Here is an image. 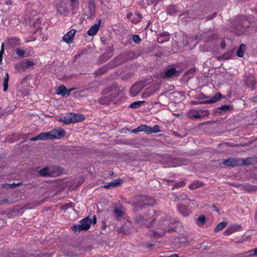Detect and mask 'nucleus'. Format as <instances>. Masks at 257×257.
<instances>
[{"mask_svg":"<svg viewBox=\"0 0 257 257\" xmlns=\"http://www.w3.org/2000/svg\"><path fill=\"white\" fill-rule=\"evenodd\" d=\"M167 181L168 182H173L174 181H172V180H167Z\"/></svg>","mask_w":257,"mask_h":257,"instance_id":"obj_61","label":"nucleus"},{"mask_svg":"<svg viewBox=\"0 0 257 257\" xmlns=\"http://www.w3.org/2000/svg\"><path fill=\"white\" fill-rule=\"evenodd\" d=\"M178 211L183 215V216H188L189 215L191 211L190 209L187 206H185L183 204H179L178 205Z\"/></svg>","mask_w":257,"mask_h":257,"instance_id":"obj_18","label":"nucleus"},{"mask_svg":"<svg viewBox=\"0 0 257 257\" xmlns=\"http://www.w3.org/2000/svg\"><path fill=\"white\" fill-rule=\"evenodd\" d=\"M159 1V0H150L149 3L150 5L154 4L155 5H156L158 3Z\"/></svg>","mask_w":257,"mask_h":257,"instance_id":"obj_51","label":"nucleus"},{"mask_svg":"<svg viewBox=\"0 0 257 257\" xmlns=\"http://www.w3.org/2000/svg\"><path fill=\"white\" fill-rule=\"evenodd\" d=\"M133 40L136 44H140L142 41L140 37L138 35H133Z\"/></svg>","mask_w":257,"mask_h":257,"instance_id":"obj_42","label":"nucleus"},{"mask_svg":"<svg viewBox=\"0 0 257 257\" xmlns=\"http://www.w3.org/2000/svg\"><path fill=\"white\" fill-rule=\"evenodd\" d=\"M57 11L58 14H59L61 15H63L64 16H67L69 13V10L65 6L61 5L58 6Z\"/></svg>","mask_w":257,"mask_h":257,"instance_id":"obj_23","label":"nucleus"},{"mask_svg":"<svg viewBox=\"0 0 257 257\" xmlns=\"http://www.w3.org/2000/svg\"><path fill=\"white\" fill-rule=\"evenodd\" d=\"M206 216L204 215L200 216L197 220V224L198 225H203L206 222Z\"/></svg>","mask_w":257,"mask_h":257,"instance_id":"obj_37","label":"nucleus"},{"mask_svg":"<svg viewBox=\"0 0 257 257\" xmlns=\"http://www.w3.org/2000/svg\"><path fill=\"white\" fill-rule=\"evenodd\" d=\"M203 185V182L200 181H195L189 185V188L191 190H195L201 188Z\"/></svg>","mask_w":257,"mask_h":257,"instance_id":"obj_22","label":"nucleus"},{"mask_svg":"<svg viewBox=\"0 0 257 257\" xmlns=\"http://www.w3.org/2000/svg\"><path fill=\"white\" fill-rule=\"evenodd\" d=\"M114 213L117 215L118 217H122L124 214L123 211L118 208H116L114 209Z\"/></svg>","mask_w":257,"mask_h":257,"instance_id":"obj_40","label":"nucleus"},{"mask_svg":"<svg viewBox=\"0 0 257 257\" xmlns=\"http://www.w3.org/2000/svg\"><path fill=\"white\" fill-rule=\"evenodd\" d=\"M9 77L8 73H7L6 77L4 78V88H3V91L4 92H6L9 87Z\"/></svg>","mask_w":257,"mask_h":257,"instance_id":"obj_35","label":"nucleus"},{"mask_svg":"<svg viewBox=\"0 0 257 257\" xmlns=\"http://www.w3.org/2000/svg\"><path fill=\"white\" fill-rule=\"evenodd\" d=\"M126 18L131 21L132 23L136 24L141 21L142 15L139 13L133 14L132 12H130L127 14Z\"/></svg>","mask_w":257,"mask_h":257,"instance_id":"obj_8","label":"nucleus"},{"mask_svg":"<svg viewBox=\"0 0 257 257\" xmlns=\"http://www.w3.org/2000/svg\"><path fill=\"white\" fill-rule=\"evenodd\" d=\"M87 4L90 13H94L95 11V3L94 0H88Z\"/></svg>","mask_w":257,"mask_h":257,"instance_id":"obj_30","label":"nucleus"},{"mask_svg":"<svg viewBox=\"0 0 257 257\" xmlns=\"http://www.w3.org/2000/svg\"><path fill=\"white\" fill-rule=\"evenodd\" d=\"M38 173L41 177H50L49 167H46L40 169Z\"/></svg>","mask_w":257,"mask_h":257,"instance_id":"obj_24","label":"nucleus"},{"mask_svg":"<svg viewBox=\"0 0 257 257\" xmlns=\"http://www.w3.org/2000/svg\"><path fill=\"white\" fill-rule=\"evenodd\" d=\"M186 184V181H181L177 183H176L174 184L172 188V190H174L175 189H179L185 186Z\"/></svg>","mask_w":257,"mask_h":257,"instance_id":"obj_33","label":"nucleus"},{"mask_svg":"<svg viewBox=\"0 0 257 257\" xmlns=\"http://www.w3.org/2000/svg\"><path fill=\"white\" fill-rule=\"evenodd\" d=\"M253 252H254V253H253V254H254V255L257 256V248H254V249H253Z\"/></svg>","mask_w":257,"mask_h":257,"instance_id":"obj_57","label":"nucleus"},{"mask_svg":"<svg viewBox=\"0 0 257 257\" xmlns=\"http://www.w3.org/2000/svg\"><path fill=\"white\" fill-rule=\"evenodd\" d=\"M101 24V20L99 19L96 24L92 25L87 31V34L90 36H93L98 32Z\"/></svg>","mask_w":257,"mask_h":257,"instance_id":"obj_13","label":"nucleus"},{"mask_svg":"<svg viewBox=\"0 0 257 257\" xmlns=\"http://www.w3.org/2000/svg\"><path fill=\"white\" fill-rule=\"evenodd\" d=\"M160 127L158 125H155L153 127H151V134L152 133H156L160 132Z\"/></svg>","mask_w":257,"mask_h":257,"instance_id":"obj_44","label":"nucleus"},{"mask_svg":"<svg viewBox=\"0 0 257 257\" xmlns=\"http://www.w3.org/2000/svg\"><path fill=\"white\" fill-rule=\"evenodd\" d=\"M76 33V31L75 29H72L67 33L64 36H63L62 39L66 42L67 44H70L72 43L74 36Z\"/></svg>","mask_w":257,"mask_h":257,"instance_id":"obj_12","label":"nucleus"},{"mask_svg":"<svg viewBox=\"0 0 257 257\" xmlns=\"http://www.w3.org/2000/svg\"><path fill=\"white\" fill-rule=\"evenodd\" d=\"M169 39L170 34L168 32H165L159 34L157 38V42L160 44H162L168 41Z\"/></svg>","mask_w":257,"mask_h":257,"instance_id":"obj_14","label":"nucleus"},{"mask_svg":"<svg viewBox=\"0 0 257 257\" xmlns=\"http://www.w3.org/2000/svg\"><path fill=\"white\" fill-rule=\"evenodd\" d=\"M239 166L249 165L253 163L252 158H247L246 159L239 158Z\"/></svg>","mask_w":257,"mask_h":257,"instance_id":"obj_27","label":"nucleus"},{"mask_svg":"<svg viewBox=\"0 0 257 257\" xmlns=\"http://www.w3.org/2000/svg\"><path fill=\"white\" fill-rule=\"evenodd\" d=\"M72 5H75L76 2H78V0H70Z\"/></svg>","mask_w":257,"mask_h":257,"instance_id":"obj_56","label":"nucleus"},{"mask_svg":"<svg viewBox=\"0 0 257 257\" xmlns=\"http://www.w3.org/2000/svg\"><path fill=\"white\" fill-rule=\"evenodd\" d=\"M172 223H170L168 218H165L157 221L156 219L151 221L147 226L149 228L155 227L160 230V231H152V235L154 237H161L163 236L167 231L170 233L176 231V227L172 226Z\"/></svg>","mask_w":257,"mask_h":257,"instance_id":"obj_1","label":"nucleus"},{"mask_svg":"<svg viewBox=\"0 0 257 257\" xmlns=\"http://www.w3.org/2000/svg\"><path fill=\"white\" fill-rule=\"evenodd\" d=\"M141 132H144L147 134H151V127L146 124L140 125Z\"/></svg>","mask_w":257,"mask_h":257,"instance_id":"obj_31","label":"nucleus"},{"mask_svg":"<svg viewBox=\"0 0 257 257\" xmlns=\"http://www.w3.org/2000/svg\"><path fill=\"white\" fill-rule=\"evenodd\" d=\"M150 24V22H149V23H148V24H147V28H148L149 27Z\"/></svg>","mask_w":257,"mask_h":257,"instance_id":"obj_60","label":"nucleus"},{"mask_svg":"<svg viewBox=\"0 0 257 257\" xmlns=\"http://www.w3.org/2000/svg\"><path fill=\"white\" fill-rule=\"evenodd\" d=\"M123 180L121 179H117L112 182L109 183L107 185H105L104 188L108 189L111 187H115L121 184Z\"/></svg>","mask_w":257,"mask_h":257,"instance_id":"obj_20","label":"nucleus"},{"mask_svg":"<svg viewBox=\"0 0 257 257\" xmlns=\"http://www.w3.org/2000/svg\"><path fill=\"white\" fill-rule=\"evenodd\" d=\"M227 224V222L222 221L219 223L214 228V232H217L224 228Z\"/></svg>","mask_w":257,"mask_h":257,"instance_id":"obj_32","label":"nucleus"},{"mask_svg":"<svg viewBox=\"0 0 257 257\" xmlns=\"http://www.w3.org/2000/svg\"><path fill=\"white\" fill-rule=\"evenodd\" d=\"M167 257H179V255L177 254H172L169 256H167Z\"/></svg>","mask_w":257,"mask_h":257,"instance_id":"obj_55","label":"nucleus"},{"mask_svg":"<svg viewBox=\"0 0 257 257\" xmlns=\"http://www.w3.org/2000/svg\"><path fill=\"white\" fill-rule=\"evenodd\" d=\"M132 132L133 133H135V134H136V133H137L138 132H141L140 125L137 128L133 130L132 131Z\"/></svg>","mask_w":257,"mask_h":257,"instance_id":"obj_50","label":"nucleus"},{"mask_svg":"<svg viewBox=\"0 0 257 257\" xmlns=\"http://www.w3.org/2000/svg\"><path fill=\"white\" fill-rule=\"evenodd\" d=\"M96 221L95 215L93 216L92 219L89 218V217H86L79 221V224L72 226L71 229L75 233L77 231L80 232L82 230H87L90 228L91 224L96 223Z\"/></svg>","mask_w":257,"mask_h":257,"instance_id":"obj_3","label":"nucleus"},{"mask_svg":"<svg viewBox=\"0 0 257 257\" xmlns=\"http://www.w3.org/2000/svg\"><path fill=\"white\" fill-rule=\"evenodd\" d=\"M190 117L194 119H199L202 117L201 114L197 110L192 109L189 112Z\"/></svg>","mask_w":257,"mask_h":257,"instance_id":"obj_25","label":"nucleus"},{"mask_svg":"<svg viewBox=\"0 0 257 257\" xmlns=\"http://www.w3.org/2000/svg\"><path fill=\"white\" fill-rule=\"evenodd\" d=\"M36 21L35 23H34V25L35 27L37 28V29H39V26H37V25L40 24L42 22V19L40 17L37 16L36 18Z\"/></svg>","mask_w":257,"mask_h":257,"instance_id":"obj_45","label":"nucleus"},{"mask_svg":"<svg viewBox=\"0 0 257 257\" xmlns=\"http://www.w3.org/2000/svg\"><path fill=\"white\" fill-rule=\"evenodd\" d=\"M72 123L82 122L85 119L83 114L71 113Z\"/></svg>","mask_w":257,"mask_h":257,"instance_id":"obj_16","label":"nucleus"},{"mask_svg":"<svg viewBox=\"0 0 257 257\" xmlns=\"http://www.w3.org/2000/svg\"><path fill=\"white\" fill-rule=\"evenodd\" d=\"M136 221L141 225H145L147 224L148 220L142 216H138L136 218Z\"/></svg>","mask_w":257,"mask_h":257,"instance_id":"obj_29","label":"nucleus"},{"mask_svg":"<svg viewBox=\"0 0 257 257\" xmlns=\"http://www.w3.org/2000/svg\"><path fill=\"white\" fill-rule=\"evenodd\" d=\"M50 177H55L60 176L63 173V170L60 167L52 166L49 167Z\"/></svg>","mask_w":257,"mask_h":257,"instance_id":"obj_9","label":"nucleus"},{"mask_svg":"<svg viewBox=\"0 0 257 257\" xmlns=\"http://www.w3.org/2000/svg\"><path fill=\"white\" fill-rule=\"evenodd\" d=\"M241 226L238 225L229 226L224 232V234L225 235H229L234 231L239 230Z\"/></svg>","mask_w":257,"mask_h":257,"instance_id":"obj_21","label":"nucleus"},{"mask_svg":"<svg viewBox=\"0 0 257 257\" xmlns=\"http://www.w3.org/2000/svg\"><path fill=\"white\" fill-rule=\"evenodd\" d=\"M145 102V101H135L131 103L130 105V107L132 108H139Z\"/></svg>","mask_w":257,"mask_h":257,"instance_id":"obj_36","label":"nucleus"},{"mask_svg":"<svg viewBox=\"0 0 257 257\" xmlns=\"http://www.w3.org/2000/svg\"><path fill=\"white\" fill-rule=\"evenodd\" d=\"M207 98H208V97L202 93L199 94L197 96V98L199 99H203Z\"/></svg>","mask_w":257,"mask_h":257,"instance_id":"obj_49","label":"nucleus"},{"mask_svg":"<svg viewBox=\"0 0 257 257\" xmlns=\"http://www.w3.org/2000/svg\"><path fill=\"white\" fill-rule=\"evenodd\" d=\"M154 244L151 243H148L146 245V246L148 248H151L154 246Z\"/></svg>","mask_w":257,"mask_h":257,"instance_id":"obj_53","label":"nucleus"},{"mask_svg":"<svg viewBox=\"0 0 257 257\" xmlns=\"http://www.w3.org/2000/svg\"><path fill=\"white\" fill-rule=\"evenodd\" d=\"M239 158H230L223 161V164L226 166L236 167L239 166Z\"/></svg>","mask_w":257,"mask_h":257,"instance_id":"obj_11","label":"nucleus"},{"mask_svg":"<svg viewBox=\"0 0 257 257\" xmlns=\"http://www.w3.org/2000/svg\"><path fill=\"white\" fill-rule=\"evenodd\" d=\"M177 71L174 67L167 69L165 71L164 74L162 77L163 78H169L177 73Z\"/></svg>","mask_w":257,"mask_h":257,"instance_id":"obj_19","label":"nucleus"},{"mask_svg":"<svg viewBox=\"0 0 257 257\" xmlns=\"http://www.w3.org/2000/svg\"><path fill=\"white\" fill-rule=\"evenodd\" d=\"M107 69V66H103L101 68H100L97 71H96V74L97 75H101L103 74L105 71H106Z\"/></svg>","mask_w":257,"mask_h":257,"instance_id":"obj_43","label":"nucleus"},{"mask_svg":"<svg viewBox=\"0 0 257 257\" xmlns=\"http://www.w3.org/2000/svg\"><path fill=\"white\" fill-rule=\"evenodd\" d=\"M222 97V94L220 92H216L214 95L210 99L206 101H192L191 102V104L198 105L200 104H210L213 103L218 101Z\"/></svg>","mask_w":257,"mask_h":257,"instance_id":"obj_5","label":"nucleus"},{"mask_svg":"<svg viewBox=\"0 0 257 257\" xmlns=\"http://www.w3.org/2000/svg\"><path fill=\"white\" fill-rule=\"evenodd\" d=\"M244 188L246 190H251L254 187L250 185H246L244 186Z\"/></svg>","mask_w":257,"mask_h":257,"instance_id":"obj_52","label":"nucleus"},{"mask_svg":"<svg viewBox=\"0 0 257 257\" xmlns=\"http://www.w3.org/2000/svg\"><path fill=\"white\" fill-rule=\"evenodd\" d=\"M0 221H1L2 223H4V220H3V219H1V220H0Z\"/></svg>","mask_w":257,"mask_h":257,"instance_id":"obj_62","label":"nucleus"},{"mask_svg":"<svg viewBox=\"0 0 257 257\" xmlns=\"http://www.w3.org/2000/svg\"><path fill=\"white\" fill-rule=\"evenodd\" d=\"M244 81L247 87L250 88L252 91L256 89V81L255 77L252 74L248 73L245 75Z\"/></svg>","mask_w":257,"mask_h":257,"instance_id":"obj_4","label":"nucleus"},{"mask_svg":"<svg viewBox=\"0 0 257 257\" xmlns=\"http://www.w3.org/2000/svg\"><path fill=\"white\" fill-rule=\"evenodd\" d=\"M22 184V182H18V183H13L12 184L9 183H5L2 185V187L3 188H6L7 189H12L14 188H16Z\"/></svg>","mask_w":257,"mask_h":257,"instance_id":"obj_28","label":"nucleus"},{"mask_svg":"<svg viewBox=\"0 0 257 257\" xmlns=\"http://www.w3.org/2000/svg\"><path fill=\"white\" fill-rule=\"evenodd\" d=\"M5 115H8V112L5 109H2L0 107V118Z\"/></svg>","mask_w":257,"mask_h":257,"instance_id":"obj_48","label":"nucleus"},{"mask_svg":"<svg viewBox=\"0 0 257 257\" xmlns=\"http://www.w3.org/2000/svg\"><path fill=\"white\" fill-rule=\"evenodd\" d=\"M217 109V110H222L224 112H226L230 109V107L229 105L225 104L218 107Z\"/></svg>","mask_w":257,"mask_h":257,"instance_id":"obj_39","label":"nucleus"},{"mask_svg":"<svg viewBox=\"0 0 257 257\" xmlns=\"http://www.w3.org/2000/svg\"><path fill=\"white\" fill-rule=\"evenodd\" d=\"M118 95L117 87L110 86L103 90L102 96L98 98V101L102 105H107Z\"/></svg>","mask_w":257,"mask_h":257,"instance_id":"obj_2","label":"nucleus"},{"mask_svg":"<svg viewBox=\"0 0 257 257\" xmlns=\"http://www.w3.org/2000/svg\"><path fill=\"white\" fill-rule=\"evenodd\" d=\"M176 198L177 199L179 200V197H177Z\"/></svg>","mask_w":257,"mask_h":257,"instance_id":"obj_64","label":"nucleus"},{"mask_svg":"<svg viewBox=\"0 0 257 257\" xmlns=\"http://www.w3.org/2000/svg\"><path fill=\"white\" fill-rule=\"evenodd\" d=\"M159 257H167V256L160 255V256H159Z\"/></svg>","mask_w":257,"mask_h":257,"instance_id":"obj_63","label":"nucleus"},{"mask_svg":"<svg viewBox=\"0 0 257 257\" xmlns=\"http://www.w3.org/2000/svg\"><path fill=\"white\" fill-rule=\"evenodd\" d=\"M50 140L61 139L66 135V132L62 128L53 129L49 131Z\"/></svg>","mask_w":257,"mask_h":257,"instance_id":"obj_6","label":"nucleus"},{"mask_svg":"<svg viewBox=\"0 0 257 257\" xmlns=\"http://www.w3.org/2000/svg\"><path fill=\"white\" fill-rule=\"evenodd\" d=\"M72 89H67L65 85H62L59 86L56 91V93L58 95H61L63 97L68 96Z\"/></svg>","mask_w":257,"mask_h":257,"instance_id":"obj_10","label":"nucleus"},{"mask_svg":"<svg viewBox=\"0 0 257 257\" xmlns=\"http://www.w3.org/2000/svg\"><path fill=\"white\" fill-rule=\"evenodd\" d=\"M196 110H197L200 112V114H201L202 116H208L210 113L208 110H204L201 108H197Z\"/></svg>","mask_w":257,"mask_h":257,"instance_id":"obj_38","label":"nucleus"},{"mask_svg":"<svg viewBox=\"0 0 257 257\" xmlns=\"http://www.w3.org/2000/svg\"><path fill=\"white\" fill-rule=\"evenodd\" d=\"M16 53L20 57H24L25 54V51L20 49H17L16 50Z\"/></svg>","mask_w":257,"mask_h":257,"instance_id":"obj_46","label":"nucleus"},{"mask_svg":"<svg viewBox=\"0 0 257 257\" xmlns=\"http://www.w3.org/2000/svg\"><path fill=\"white\" fill-rule=\"evenodd\" d=\"M121 60V57L120 56H118L117 57H116L113 61V67H116L119 65H120L121 64V62H120Z\"/></svg>","mask_w":257,"mask_h":257,"instance_id":"obj_41","label":"nucleus"},{"mask_svg":"<svg viewBox=\"0 0 257 257\" xmlns=\"http://www.w3.org/2000/svg\"><path fill=\"white\" fill-rule=\"evenodd\" d=\"M245 46L243 44H241L239 48L238 49L237 51V56L238 57H242L243 56L244 54V50L245 49Z\"/></svg>","mask_w":257,"mask_h":257,"instance_id":"obj_34","label":"nucleus"},{"mask_svg":"<svg viewBox=\"0 0 257 257\" xmlns=\"http://www.w3.org/2000/svg\"><path fill=\"white\" fill-rule=\"evenodd\" d=\"M251 100L252 102H257V95L251 98Z\"/></svg>","mask_w":257,"mask_h":257,"instance_id":"obj_54","label":"nucleus"},{"mask_svg":"<svg viewBox=\"0 0 257 257\" xmlns=\"http://www.w3.org/2000/svg\"><path fill=\"white\" fill-rule=\"evenodd\" d=\"M4 43H3L1 47V50L0 51V62L3 60V55L4 54Z\"/></svg>","mask_w":257,"mask_h":257,"instance_id":"obj_47","label":"nucleus"},{"mask_svg":"<svg viewBox=\"0 0 257 257\" xmlns=\"http://www.w3.org/2000/svg\"><path fill=\"white\" fill-rule=\"evenodd\" d=\"M3 203H8L9 202V200L8 199H5L2 200Z\"/></svg>","mask_w":257,"mask_h":257,"instance_id":"obj_58","label":"nucleus"},{"mask_svg":"<svg viewBox=\"0 0 257 257\" xmlns=\"http://www.w3.org/2000/svg\"><path fill=\"white\" fill-rule=\"evenodd\" d=\"M72 114H71V113L67 114L66 116H63L61 117L59 121L60 122H63L64 124H70L72 123V118H71Z\"/></svg>","mask_w":257,"mask_h":257,"instance_id":"obj_26","label":"nucleus"},{"mask_svg":"<svg viewBox=\"0 0 257 257\" xmlns=\"http://www.w3.org/2000/svg\"><path fill=\"white\" fill-rule=\"evenodd\" d=\"M50 140L49 132L42 133L31 139V141Z\"/></svg>","mask_w":257,"mask_h":257,"instance_id":"obj_17","label":"nucleus"},{"mask_svg":"<svg viewBox=\"0 0 257 257\" xmlns=\"http://www.w3.org/2000/svg\"><path fill=\"white\" fill-rule=\"evenodd\" d=\"M34 65L35 63L33 62L30 60H25L16 64L15 68L18 71H24Z\"/></svg>","mask_w":257,"mask_h":257,"instance_id":"obj_7","label":"nucleus"},{"mask_svg":"<svg viewBox=\"0 0 257 257\" xmlns=\"http://www.w3.org/2000/svg\"><path fill=\"white\" fill-rule=\"evenodd\" d=\"M227 144L229 146H232V143H227Z\"/></svg>","mask_w":257,"mask_h":257,"instance_id":"obj_59","label":"nucleus"},{"mask_svg":"<svg viewBox=\"0 0 257 257\" xmlns=\"http://www.w3.org/2000/svg\"><path fill=\"white\" fill-rule=\"evenodd\" d=\"M142 85L140 84H134L130 90V93L131 95L133 96H135L137 95L142 90Z\"/></svg>","mask_w":257,"mask_h":257,"instance_id":"obj_15","label":"nucleus"}]
</instances>
